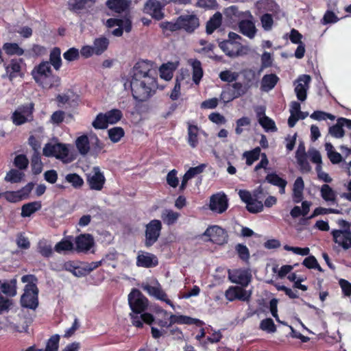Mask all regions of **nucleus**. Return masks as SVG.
Masks as SVG:
<instances>
[{
  "label": "nucleus",
  "mask_w": 351,
  "mask_h": 351,
  "mask_svg": "<svg viewBox=\"0 0 351 351\" xmlns=\"http://www.w3.org/2000/svg\"><path fill=\"white\" fill-rule=\"evenodd\" d=\"M130 88L133 98L143 102L152 97L158 89L157 74L153 70V62L138 61L130 71Z\"/></svg>",
  "instance_id": "f257e3e1"
},
{
  "label": "nucleus",
  "mask_w": 351,
  "mask_h": 351,
  "mask_svg": "<svg viewBox=\"0 0 351 351\" xmlns=\"http://www.w3.org/2000/svg\"><path fill=\"white\" fill-rule=\"evenodd\" d=\"M34 81L43 88L51 89L60 85V77L53 74L48 61H43L32 71Z\"/></svg>",
  "instance_id": "f03ea898"
},
{
  "label": "nucleus",
  "mask_w": 351,
  "mask_h": 351,
  "mask_svg": "<svg viewBox=\"0 0 351 351\" xmlns=\"http://www.w3.org/2000/svg\"><path fill=\"white\" fill-rule=\"evenodd\" d=\"M34 104L33 103L19 106L12 114L11 120L16 126L29 123L34 119Z\"/></svg>",
  "instance_id": "7ed1b4c3"
},
{
  "label": "nucleus",
  "mask_w": 351,
  "mask_h": 351,
  "mask_svg": "<svg viewBox=\"0 0 351 351\" xmlns=\"http://www.w3.org/2000/svg\"><path fill=\"white\" fill-rule=\"evenodd\" d=\"M128 304L133 313L141 314L147 308L148 300L140 290L134 288L128 295Z\"/></svg>",
  "instance_id": "20e7f679"
},
{
  "label": "nucleus",
  "mask_w": 351,
  "mask_h": 351,
  "mask_svg": "<svg viewBox=\"0 0 351 351\" xmlns=\"http://www.w3.org/2000/svg\"><path fill=\"white\" fill-rule=\"evenodd\" d=\"M21 304L23 307L36 309L38 306V289L33 285H26L24 293L21 298Z\"/></svg>",
  "instance_id": "39448f33"
},
{
  "label": "nucleus",
  "mask_w": 351,
  "mask_h": 351,
  "mask_svg": "<svg viewBox=\"0 0 351 351\" xmlns=\"http://www.w3.org/2000/svg\"><path fill=\"white\" fill-rule=\"evenodd\" d=\"M162 228V223L158 219H152L146 225L145 240L146 247H150L158 241Z\"/></svg>",
  "instance_id": "423d86ee"
},
{
  "label": "nucleus",
  "mask_w": 351,
  "mask_h": 351,
  "mask_svg": "<svg viewBox=\"0 0 351 351\" xmlns=\"http://www.w3.org/2000/svg\"><path fill=\"white\" fill-rule=\"evenodd\" d=\"M203 235L209 238L207 241L220 245L226 243L228 240V235L226 230L218 226L208 227Z\"/></svg>",
  "instance_id": "0eeeda50"
},
{
  "label": "nucleus",
  "mask_w": 351,
  "mask_h": 351,
  "mask_svg": "<svg viewBox=\"0 0 351 351\" xmlns=\"http://www.w3.org/2000/svg\"><path fill=\"white\" fill-rule=\"evenodd\" d=\"M228 206V198L224 193H216L210 198V209L217 213H223Z\"/></svg>",
  "instance_id": "6e6552de"
},
{
  "label": "nucleus",
  "mask_w": 351,
  "mask_h": 351,
  "mask_svg": "<svg viewBox=\"0 0 351 351\" xmlns=\"http://www.w3.org/2000/svg\"><path fill=\"white\" fill-rule=\"evenodd\" d=\"M93 174L87 176L86 181L92 190L101 191L104 188L106 178L98 167L93 168Z\"/></svg>",
  "instance_id": "1a4fd4ad"
},
{
  "label": "nucleus",
  "mask_w": 351,
  "mask_h": 351,
  "mask_svg": "<svg viewBox=\"0 0 351 351\" xmlns=\"http://www.w3.org/2000/svg\"><path fill=\"white\" fill-rule=\"evenodd\" d=\"M332 240L343 250H348L351 247V231L332 230L331 231Z\"/></svg>",
  "instance_id": "9d476101"
},
{
  "label": "nucleus",
  "mask_w": 351,
  "mask_h": 351,
  "mask_svg": "<svg viewBox=\"0 0 351 351\" xmlns=\"http://www.w3.org/2000/svg\"><path fill=\"white\" fill-rule=\"evenodd\" d=\"M180 29L193 33L199 26V18L195 14H184L179 16Z\"/></svg>",
  "instance_id": "9b49d317"
},
{
  "label": "nucleus",
  "mask_w": 351,
  "mask_h": 351,
  "mask_svg": "<svg viewBox=\"0 0 351 351\" xmlns=\"http://www.w3.org/2000/svg\"><path fill=\"white\" fill-rule=\"evenodd\" d=\"M136 265L144 268H152L158 265V259L154 254L139 251L136 257Z\"/></svg>",
  "instance_id": "f8f14e48"
},
{
  "label": "nucleus",
  "mask_w": 351,
  "mask_h": 351,
  "mask_svg": "<svg viewBox=\"0 0 351 351\" xmlns=\"http://www.w3.org/2000/svg\"><path fill=\"white\" fill-rule=\"evenodd\" d=\"M220 49L229 57H237L241 53V43L232 40H223L219 43Z\"/></svg>",
  "instance_id": "ddd939ff"
},
{
  "label": "nucleus",
  "mask_w": 351,
  "mask_h": 351,
  "mask_svg": "<svg viewBox=\"0 0 351 351\" xmlns=\"http://www.w3.org/2000/svg\"><path fill=\"white\" fill-rule=\"evenodd\" d=\"M311 78L308 75H302L298 78L299 83L295 88V92L298 100L304 101L306 99L307 90Z\"/></svg>",
  "instance_id": "4468645a"
},
{
  "label": "nucleus",
  "mask_w": 351,
  "mask_h": 351,
  "mask_svg": "<svg viewBox=\"0 0 351 351\" xmlns=\"http://www.w3.org/2000/svg\"><path fill=\"white\" fill-rule=\"evenodd\" d=\"M94 239L91 234H82L75 239L76 251L78 252H86L93 247Z\"/></svg>",
  "instance_id": "2eb2a0df"
},
{
  "label": "nucleus",
  "mask_w": 351,
  "mask_h": 351,
  "mask_svg": "<svg viewBox=\"0 0 351 351\" xmlns=\"http://www.w3.org/2000/svg\"><path fill=\"white\" fill-rule=\"evenodd\" d=\"M343 127L351 129V119L343 117L339 118L337 123L329 128V134L333 137L341 138L345 134Z\"/></svg>",
  "instance_id": "dca6fc26"
},
{
  "label": "nucleus",
  "mask_w": 351,
  "mask_h": 351,
  "mask_svg": "<svg viewBox=\"0 0 351 351\" xmlns=\"http://www.w3.org/2000/svg\"><path fill=\"white\" fill-rule=\"evenodd\" d=\"M144 12L150 14L153 18L160 20L163 17L162 5L157 0H148L144 6Z\"/></svg>",
  "instance_id": "f3484780"
},
{
  "label": "nucleus",
  "mask_w": 351,
  "mask_h": 351,
  "mask_svg": "<svg viewBox=\"0 0 351 351\" xmlns=\"http://www.w3.org/2000/svg\"><path fill=\"white\" fill-rule=\"evenodd\" d=\"M143 289L144 291H147L150 295L155 297L158 300L165 302L171 307H173V304L169 299L167 298V293L162 290L160 285H158V287H154L149 285H146L143 286Z\"/></svg>",
  "instance_id": "a211bd4d"
},
{
  "label": "nucleus",
  "mask_w": 351,
  "mask_h": 351,
  "mask_svg": "<svg viewBox=\"0 0 351 351\" xmlns=\"http://www.w3.org/2000/svg\"><path fill=\"white\" fill-rule=\"evenodd\" d=\"M239 32L249 38H253L256 34L257 29L252 20L243 19L239 22Z\"/></svg>",
  "instance_id": "6ab92c4d"
},
{
  "label": "nucleus",
  "mask_w": 351,
  "mask_h": 351,
  "mask_svg": "<svg viewBox=\"0 0 351 351\" xmlns=\"http://www.w3.org/2000/svg\"><path fill=\"white\" fill-rule=\"evenodd\" d=\"M174 324H196L198 326H202L204 322L198 319L193 318L186 315H171L169 317V324L172 326Z\"/></svg>",
  "instance_id": "aec40b11"
},
{
  "label": "nucleus",
  "mask_w": 351,
  "mask_h": 351,
  "mask_svg": "<svg viewBox=\"0 0 351 351\" xmlns=\"http://www.w3.org/2000/svg\"><path fill=\"white\" fill-rule=\"evenodd\" d=\"M97 0H69L68 8L73 12H80L81 10L90 8Z\"/></svg>",
  "instance_id": "412c9836"
},
{
  "label": "nucleus",
  "mask_w": 351,
  "mask_h": 351,
  "mask_svg": "<svg viewBox=\"0 0 351 351\" xmlns=\"http://www.w3.org/2000/svg\"><path fill=\"white\" fill-rule=\"evenodd\" d=\"M187 143L192 148H195L199 144V128L197 125L187 123Z\"/></svg>",
  "instance_id": "4be33fe9"
},
{
  "label": "nucleus",
  "mask_w": 351,
  "mask_h": 351,
  "mask_svg": "<svg viewBox=\"0 0 351 351\" xmlns=\"http://www.w3.org/2000/svg\"><path fill=\"white\" fill-rule=\"evenodd\" d=\"M278 81L279 77L276 74H266L262 78L261 88L263 91L268 92L276 86Z\"/></svg>",
  "instance_id": "5701e85b"
},
{
  "label": "nucleus",
  "mask_w": 351,
  "mask_h": 351,
  "mask_svg": "<svg viewBox=\"0 0 351 351\" xmlns=\"http://www.w3.org/2000/svg\"><path fill=\"white\" fill-rule=\"evenodd\" d=\"M107 7L117 13H121L127 10L130 6V1L128 0H108Z\"/></svg>",
  "instance_id": "b1692460"
},
{
  "label": "nucleus",
  "mask_w": 351,
  "mask_h": 351,
  "mask_svg": "<svg viewBox=\"0 0 351 351\" xmlns=\"http://www.w3.org/2000/svg\"><path fill=\"white\" fill-rule=\"evenodd\" d=\"M222 23V14L219 12H215L208 21L206 31L208 34H211L215 29L219 27Z\"/></svg>",
  "instance_id": "393cba45"
},
{
  "label": "nucleus",
  "mask_w": 351,
  "mask_h": 351,
  "mask_svg": "<svg viewBox=\"0 0 351 351\" xmlns=\"http://www.w3.org/2000/svg\"><path fill=\"white\" fill-rule=\"evenodd\" d=\"M265 180L274 185L279 187L280 189V193H284L285 187L287 184V182L286 180L280 178L278 174L276 173H268L265 178Z\"/></svg>",
  "instance_id": "a878e982"
},
{
  "label": "nucleus",
  "mask_w": 351,
  "mask_h": 351,
  "mask_svg": "<svg viewBox=\"0 0 351 351\" xmlns=\"http://www.w3.org/2000/svg\"><path fill=\"white\" fill-rule=\"evenodd\" d=\"M324 146L327 156L332 164L337 165L344 160L343 156L335 151L333 145L330 143H326Z\"/></svg>",
  "instance_id": "bb28decb"
},
{
  "label": "nucleus",
  "mask_w": 351,
  "mask_h": 351,
  "mask_svg": "<svg viewBox=\"0 0 351 351\" xmlns=\"http://www.w3.org/2000/svg\"><path fill=\"white\" fill-rule=\"evenodd\" d=\"M42 207L41 202L35 201L25 204L21 207V216L23 217H29L36 211L40 210Z\"/></svg>",
  "instance_id": "cd10ccee"
},
{
  "label": "nucleus",
  "mask_w": 351,
  "mask_h": 351,
  "mask_svg": "<svg viewBox=\"0 0 351 351\" xmlns=\"http://www.w3.org/2000/svg\"><path fill=\"white\" fill-rule=\"evenodd\" d=\"M191 66L193 69L192 80L195 84L198 85L204 75L202 63L198 60H193Z\"/></svg>",
  "instance_id": "c85d7f7f"
},
{
  "label": "nucleus",
  "mask_w": 351,
  "mask_h": 351,
  "mask_svg": "<svg viewBox=\"0 0 351 351\" xmlns=\"http://www.w3.org/2000/svg\"><path fill=\"white\" fill-rule=\"evenodd\" d=\"M75 146L82 155H86L90 150V142L87 135H82L77 138Z\"/></svg>",
  "instance_id": "c756f323"
},
{
  "label": "nucleus",
  "mask_w": 351,
  "mask_h": 351,
  "mask_svg": "<svg viewBox=\"0 0 351 351\" xmlns=\"http://www.w3.org/2000/svg\"><path fill=\"white\" fill-rule=\"evenodd\" d=\"M229 279L233 283L247 285L250 281V277L243 271L236 270L232 274H229Z\"/></svg>",
  "instance_id": "7c9ffc66"
},
{
  "label": "nucleus",
  "mask_w": 351,
  "mask_h": 351,
  "mask_svg": "<svg viewBox=\"0 0 351 351\" xmlns=\"http://www.w3.org/2000/svg\"><path fill=\"white\" fill-rule=\"evenodd\" d=\"M109 45V40L106 37L95 38L93 42L95 54L99 56L102 54Z\"/></svg>",
  "instance_id": "2f4dec72"
},
{
  "label": "nucleus",
  "mask_w": 351,
  "mask_h": 351,
  "mask_svg": "<svg viewBox=\"0 0 351 351\" xmlns=\"http://www.w3.org/2000/svg\"><path fill=\"white\" fill-rule=\"evenodd\" d=\"M61 51L59 47H54L50 52L49 65H53L56 70H59L62 66V60L60 57Z\"/></svg>",
  "instance_id": "473e14b6"
},
{
  "label": "nucleus",
  "mask_w": 351,
  "mask_h": 351,
  "mask_svg": "<svg viewBox=\"0 0 351 351\" xmlns=\"http://www.w3.org/2000/svg\"><path fill=\"white\" fill-rule=\"evenodd\" d=\"M233 90L231 93V97L228 100H233L239 98L246 93L249 88V86H244L241 82H234L232 84Z\"/></svg>",
  "instance_id": "72a5a7b5"
},
{
  "label": "nucleus",
  "mask_w": 351,
  "mask_h": 351,
  "mask_svg": "<svg viewBox=\"0 0 351 351\" xmlns=\"http://www.w3.org/2000/svg\"><path fill=\"white\" fill-rule=\"evenodd\" d=\"M38 252L45 258H49L53 255L51 245L45 239L40 240L37 245Z\"/></svg>",
  "instance_id": "f704fd0d"
},
{
  "label": "nucleus",
  "mask_w": 351,
  "mask_h": 351,
  "mask_svg": "<svg viewBox=\"0 0 351 351\" xmlns=\"http://www.w3.org/2000/svg\"><path fill=\"white\" fill-rule=\"evenodd\" d=\"M31 166L33 174L38 175L43 171V163L41 162L39 152H34L31 158Z\"/></svg>",
  "instance_id": "c9c22d12"
},
{
  "label": "nucleus",
  "mask_w": 351,
  "mask_h": 351,
  "mask_svg": "<svg viewBox=\"0 0 351 351\" xmlns=\"http://www.w3.org/2000/svg\"><path fill=\"white\" fill-rule=\"evenodd\" d=\"M3 49L8 56H22L24 53V50L17 43H5L3 45Z\"/></svg>",
  "instance_id": "e433bc0d"
},
{
  "label": "nucleus",
  "mask_w": 351,
  "mask_h": 351,
  "mask_svg": "<svg viewBox=\"0 0 351 351\" xmlns=\"http://www.w3.org/2000/svg\"><path fill=\"white\" fill-rule=\"evenodd\" d=\"M180 217V214L172 210H165L161 214V218L165 223L168 226L174 224Z\"/></svg>",
  "instance_id": "4c0bfd02"
},
{
  "label": "nucleus",
  "mask_w": 351,
  "mask_h": 351,
  "mask_svg": "<svg viewBox=\"0 0 351 351\" xmlns=\"http://www.w3.org/2000/svg\"><path fill=\"white\" fill-rule=\"evenodd\" d=\"M1 291L10 296L16 294V280L13 278L10 282H4L1 285Z\"/></svg>",
  "instance_id": "58836bf2"
},
{
  "label": "nucleus",
  "mask_w": 351,
  "mask_h": 351,
  "mask_svg": "<svg viewBox=\"0 0 351 351\" xmlns=\"http://www.w3.org/2000/svg\"><path fill=\"white\" fill-rule=\"evenodd\" d=\"M235 251L238 257L245 263H248L250 258L249 249L246 245L242 243H238L235 245Z\"/></svg>",
  "instance_id": "ea45409f"
},
{
  "label": "nucleus",
  "mask_w": 351,
  "mask_h": 351,
  "mask_svg": "<svg viewBox=\"0 0 351 351\" xmlns=\"http://www.w3.org/2000/svg\"><path fill=\"white\" fill-rule=\"evenodd\" d=\"M23 177L24 173L23 172L15 169H12L7 172L4 180L5 181L11 183H19L22 180Z\"/></svg>",
  "instance_id": "a19ab883"
},
{
  "label": "nucleus",
  "mask_w": 351,
  "mask_h": 351,
  "mask_svg": "<svg viewBox=\"0 0 351 351\" xmlns=\"http://www.w3.org/2000/svg\"><path fill=\"white\" fill-rule=\"evenodd\" d=\"M108 122L105 113H99L95 120L93 121L92 125L97 130H104L108 126Z\"/></svg>",
  "instance_id": "79ce46f5"
},
{
  "label": "nucleus",
  "mask_w": 351,
  "mask_h": 351,
  "mask_svg": "<svg viewBox=\"0 0 351 351\" xmlns=\"http://www.w3.org/2000/svg\"><path fill=\"white\" fill-rule=\"evenodd\" d=\"M321 196L326 202H335V192L328 184H323L321 188Z\"/></svg>",
  "instance_id": "37998d69"
},
{
  "label": "nucleus",
  "mask_w": 351,
  "mask_h": 351,
  "mask_svg": "<svg viewBox=\"0 0 351 351\" xmlns=\"http://www.w3.org/2000/svg\"><path fill=\"white\" fill-rule=\"evenodd\" d=\"M106 116L108 122V124H115L118 123L123 117V113L121 110L114 108L107 111Z\"/></svg>",
  "instance_id": "c03bdc74"
},
{
  "label": "nucleus",
  "mask_w": 351,
  "mask_h": 351,
  "mask_svg": "<svg viewBox=\"0 0 351 351\" xmlns=\"http://www.w3.org/2000/svg\"><path fill=\"white\" fill-rule=\"evenodd\" d=\"M261 154V148L255 147L251 151L245 152L243 156L246 158V165H252L256 160H258Z\"/></svg>",
  "instance_id": "a18cd8bd"
},
{
  "label": "nucleus",
  "mask_w": 351,
  "mask_h": 351,
  "mask_svg": "<svg viewBox=\"0 0 351 351\" xmlns=\"http://www.w3.org/2000/svg\"><path fill=\"white\" fill-rule=\"evenodd\" d=\"M60 336L58 334L53 335L46 342L43 351H58Z\"/></svg>",
  "instance_id": "49530a36"
},
{
  "label": "nucleus",
  "mask_w": 351,
  "mask_h": 351,
  "mask_svg": "<svg viewBox=\"0 0 351 351\" xmlns=\"http://www.w3.org/2000/svg\"><path fill=\"white\" fill-rule=\"evenodd\" d=\"M108 136L113 143H118L124 136L125 132L121 127H114L108 131Z\"/></svg>",
  "instance_id": "de8ad7c7"
},
{
  "label": "nucleus",
  "mask_w": 351,
  "mask_h": 351,
  "mask_svg": "<svg viewBox=\"0 0 351 351\" xmlns=\"http://www.w3.org/2000/svg\"><path fill=\"white\" fill-rule=\"evenodd\" d=\"M215 47V46L214 44L209 43L206 46H204L202 48H201L200 49H199L197 51V52L199 53L206 54V55H207V56L209 58L213 59L214 60L221 61L222 60L221 56L213 54V49H214Z\"/></svg>",
  "instance_id": "09e8293b"
},
{
  "label": "nucleus",
  "mask_w": 351,
  "mask_h": 351,
  "mask_svg": "<svg viewBox=\"0 0 351 351\" xmlns=\"http://www.w3.org/2000/svg\"><path fill=\"white\" fill-rule=\"evenodd\" d=\"M21 59L19 60H12L10 65L7 67V71L10 72L9 77L10 80L16 77L17 73H20L21 69Z\"/></svg>",
  "instance_id": "8fccbe9b"
},
{
  "label": "nucleus",
  "mask_w": 351,
  "mask_h": 351,
  "mask_svg": "<svg viewBox=\"0 0 351 351\" xmlns=\"http://www.w3.org/2000/svg\"><path fill=\"white\" fill-rule=\"evenodd\" d=\"M65 180L71 184L75 189H80L84 184L83 179L75 173L67 174L65 177Z\"/></svg>",
  "instance_id": "3c124183"
},
{
  "label": "nucleus",
  "mask_w": 351,
  "mask_h": 351,
  "mask_svg": "<svg viewBox=\"0 0 351 351\" xmlns=\"http://www.w3.org/2000/svg\"><path fill=\"white\" fill-rule=\"evenodd\" d=\"M258 123L266 131L276 132L277 130L275 122L267 116L260 117Z\"/></svg>",
  "instance_id": "603ef678"
},
{
  "label": "nucleus",
  "mask_w": 351,
  "mask_h": 351,
  "mask_svg": "<svg viewBox=\"0 0 351 351\" xmlns=\"http://www.w3.org/2000/svg\"><path fill=\"white\" fill-rule=\"evenodd\" d=\"M259 328L268 333H274L276 331V326L271 318L263 319L260 323Z\"/></svg>",
  "instance_id": "864d4df0"
},
{
  "label": "nucleus",
  "mask_w": 351,
  "mask_h": 351,
  "mask_svg": "<svg viewBox=\"0 0 351 351\" xmlns=\"http://www.w3.org/2000/svg\"><path fill=\"white\" fill-rule=\"evenodd\" d=\"M302 265L308 269H317L319 271H323V269L319 265L317 259L313 255L305 258L302 262Z\"/></svg>",
  "instance_id": "5fc2aeb1"
},
{
  "label": "nucleus",
  "mask_w": 351,
  "mask_h": 351,
  "mask_svg": "<svg viewBox=\"0 0 351 351\" xmlns=\"http://www.w3.org/2000/svg\"><path fill=\"white\" fill-rule=\"evenodd\" d=\"M73 249V244L69 240L62 239L55 245L54 250L58 253L63 251H71Z\"/></svg>",
  "instance_id": "6e6d98bb"
},
{
  "label": "nucleus",
  "mask_w": 351,
  "mask_h": 351,
  "mask_svg": "<svg viewBox=\"0 0 351 351\" xmlns=\"http://www.w3.org/2000/svg\"><path fill=\"white\" fill-rule=\"evenodd\" d=\"M264 205L262 201H256L252 199L247 205H246V209L250 213H258L263 210Z\"/></svg>",
  "instance_id": "4d7b16f0"
},
{
  "label": "nucleus",
  "mask_w": 351,
  "mask_h": 351,
  "mask_svg": "<svg viewBox=\"0 0 351 351\" xmlns=\"http://www.w3.org/2000/svg\"><path fill=\"white\" fill-rule=\"evenodd\" d=\"M14 165L19 169L25 170L28 167L29 160L25 155L19 154L14 158Z\"/></svg>",
  "instance_id": "13d9d810"
},
{
  "label": "nucleus",
  "mask_w": 351,
  "mask_h": 351,
  "mask_svg": "<svg viewBox=\"0 0 351 351\" xmlns=\"http://www.w3.org/2000/svg\"><path fill=\"white\" fill-rule=\"evenodd\" d=\"M262 27L265 31H270L274 25V19L271 14H264L261 16Z\"/></svg>",
  "instance_id": "bf43d9fd"
},
{
  "label": "nucleus",
  "mask_w": 351,
  "mask_h": 351,
  "mask_svg": "<svg viewBox=\"0 0 351 351\" xmlns=\"http://www.w3.org/2000/svg\"><path fill=\"white\" fill-rule=\"evenodd\" d=\"M160 27L164 32L169 31L173 32L180 29L179 16L178 17L176 22H162L160 23Z\"/></svg>",
  "instance_id": "052dcab7"
},
{
  "label": "nucleus",
  "mask_w": 351,
  "mask_h": 351,
  "mask_svg": "<svg viewBox=\"0 0 351 351\" xmlns=\"http://www.w3.org/2000/svg\"><path fill=\"white\" fill-rule=\"evenodd\" d=\"M55 157L58 159H64L69 154V149L64 144L56 143Z\"/></svg>",
  "instance_id": "680f3d73"
},
{
  "label": "nucleus",
  "mask_w": 351,
  "mask_h": 351,
  "mask_svg": "<svg viewBox=\"0 0 351 351\" xmlns=\"http://www.w3.org/2000/svg\"><path fill=\"white\" fill-rule=\"evenodd\" d=\"M273 59L271 53L267 51H264L261 56V65L258 73L263 71L265 69L271 66Z\"/></svg>",
  "instance_id": "e2e57ef3"
},
{
  "label": "nucleus",
  "mask_w": 351,
  "mask_h": 351,
  "mask_svg": "<svg viewBox=\"0 0 351 351\" xmlns=\"http://www.w3.org/2000/svg\"><path fill=\"white\" fill-rule=\"evenodd\" d=\"M219 77L221 81L229 83L235 82L238 78L237 74L232 73L229 70L221 71L219 73Z\"/></svg>",
  "instance_id": "0e129e2a"
},
{
  "label": "nucleus",
  "mask_w": 351,
  "mask_h": 351,
  "mask_svg": "<svg viewBox=\"0 0 351 351\" xmlns=\"http://www.w3.org/2000/svg\"><path fill=\"white\" fill-rule=\"evenodd\" d=\"M250 119L247 117H243L236 121V128H235V133L238 135H240L243 131V127L249 126L250 125Z\"/></svg>",
  "instance_id": "69168bd1"
},
{
  "label": "nucleus",
  "mask_w": 351,
  "mask_h": 351,
  "mask_svg": "<svg viewBox=\"0 0 351 351\" xmlns=\"http://www.w3.org/2000/svg\"><path fill=\"white\" fill-rule=\"evenodd\" d=\"M310 117L311 119L317 121L326 120V119L334 120L335 119L334 115L320 110L313 112Z\"/></svg>",
  "instance_id": "338daca9"
},
{
  "label": "nucleus",
  "mask_w": 351,
  "mask_h": 351,
  "mask_svg": "<svg viewBox=\"0 0 351 351\" xmlns=\"http://www.w3.org/2000/svg\"><path fill=\"white\" fill-rule=\"evenodd\" d=\"M63 57L69 62L76 60L80 58L79 50L75 47H71L63 53Z\"/></svg>",
  "instance_id": "774afa93"
}]
</instances>
